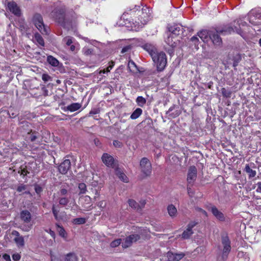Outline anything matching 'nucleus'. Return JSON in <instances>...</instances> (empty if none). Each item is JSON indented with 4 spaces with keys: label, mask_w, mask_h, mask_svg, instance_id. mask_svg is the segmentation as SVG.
<instances>
[{
    "label": "nucleus",
    "mask_w": 261,
    "mask_h": 261,
    "mask_svg": "<svg viewBox=\"0 0 261 261\" xmlns=\"http://www.w3.org/2000/svg\"><path fill=\"white\" fill-rule=\"evenodd\" d=\"M212 31H208L207 30H203L198 33V36L204 42H207L210 38V33Z\"/></svg>",
    "instance_id": "6ab92c4d"
},
{
    "label": "nucleus",
    "mask_w": 261,
    "mask_h": 261,
    "mask_svg": "<svg viewBox=\"0 0 261 261\" xmlns=\"http://www.w3.org/2000/svg\"><path fill=\"white\" fill-rule=\"evenodd\" d=\"M69 49L73 53H76L79 49V44L77 42L74 43L73 44L70 45Z\"/></svg>",
    "instance_id": "72a5a7b5"
},
{
    "label": "nucleus",
    "mask_w": 261,
    "mask_h": 261,
    "mask_svg": "<svg viewBox=\"0 0 261 261\" xmlns=\"http://www.w3.org/2000/svg\"><path fill=\"white\" fill-rule=\"evenodd\" d=\"M128 203L129 206L132 208L136 210L137 211L141 210V207L138 203H137L133 199H129L128 200Z\"/></svg>",
    "instance_id": "c756f323"
},
{
    "label": "nucleus",
    "mask_w": 261,
    "mask_h": 261,
    "mask_svg": "<svg viewBox=\"0 0 261 261\" xmlns=\"http://www.w3.org/2000/svg\"><path fill=\"white\" fill-rule=\"evenodd\" d=\"M57 229L60 235L64 237L65 235V230L64 228L61 226L59 224H57Z\"/></svg>",
    "instance_id": "58836bf2"
},
{
    "label": "nucleus",
    "mask_w": 261,
    "mask_h": 261,
    "mask_svg": "<svg viewBox=\"0 0 261 261\" xmlns=\"http://www.w3.org/2000/svg\"><path fill=\"white\" fill-rule=\"evenodd\" d=\"M151 57L153 62L156 64L158 70L159 71L163 70L167 64L166 54L162 51L160 53L156 51L152 55Z\"/></svg>",
    "instance_id": "f03ea898"
},
{
    "label": "nucleus",
    "mask_w": 261,
    "mask_h": 261,
    "mask_svg": "<svg viewBox=\"0 0 261 261\" xmlns=\"http://www.w3.org/2000/svg\"><path fill=\"white\" fill-rule=\"evenodd\" d=\"M222 244L223 245L222 253L221 256L218 258V260L226 261L231 250L230 242L227 237L222 238Z\"/></svg>",
    "instance_id": "7ed1b4c3"
},
{
    "label": "nucleus",
    "mask_w": 261,
    "mask_h": 261,
    "mask_svg": "<svg viewBox=\"0 0 261 261\" xmlns=\"http://www.w3.org/2000/svg\"><path fill=\"white\" fill-rule=\"evenodd\" d=\"M81 107V105L79 103H73L66 108V110L70 111V112H74L79 110Z\"/></svg>",
    "instance_id": "cd10ccee"
},
{
    "label": "nucleus",
    "mask_w": 261,
    "mask_h": 261,
    "mask_svg": "<svg viewBox=\"0 0 261 261\" xmlns=\"http://www.w3.org/2000/svg\"><path fill=\"white\" fill-rule=\"evenodd\" d=\"M123 173L120 170L117 169L116 170V174L119 177V176H121V174H123Z\"/></svg>",
    "instance_id": "680f3d73"
},
{
    "label": "nucleus",
    "mask_w": 261,
    "mask_h": 261,
    "mask_svg": "<svg viewBox=\"0 0 261 261\" xmlns=\"http://www.w3.org/2000/svg\"><path fill=\"white\" fill-rule=\"evenodd\" d=\"M54 13V17L59 23H63L65 20L64 8L57 9Z\"/></svg>",
    "instance_id": "ddd939ff"
},
{
    "label": "nucleus",
    "mask_w": 261,
    "mask_h": 261,
    "mask_svg": "<svg viewBox=\"0 0 261 261\" xmlns=\"http://www.w3.org/2000/svg\"><path fill=\"white\" fill-rule=\"evenodd\" d=\"M80 201L86 211H89L91 210V198L89 196H82L80 198Z\"/></svg>",
    "instance_id": "f8f14e48"
},
{
    "label": "nucleus",
    "mask_w": 261,
    "mask_h": 261,
    "mask_svg": "<svg viewBox=\"0 0 261 261\" xmlns=\"http://www.w3.org/2000/svg\"><path fill=\"white\" fill-rule=\"evenodd\" d=\"M257 188L256 189V192L257 193H261V181L257 182Z\"/></svg>",
    "instance_id": "6e6d98bb"
},
{
    "label": "nucleus",
    "mask_w": 261,
    "mask_h": 261,
    "mask_svg": "<svg viewBox=\"0 0 261 261\" xmlns=\"http://www.w3.org/2000/svg\"><path fill=\"white\" fill-rule=\"evenodd\" d=\"M221 92L222 95L225 97H230L231 96V92L227 90L224 88H222Z\"/></svg>",
    "instance_id": "e433bc0d"
},
{
    "label": "nucleus",
    "mask_w": 261,
    "mask_h": 261,
    "mask_svg": "<svg viewBox=\"0 0 261 261\" xmlns=\"http://www.w3.org/2000/svg\"><path fill=\"white\" fill-rule=\"evenodd\" d=\"M149 10L147 8H143L141 11H138L137 14H139V17L138 20L140 22H138L140 26L146 24L150 19V15L148 14Z\"/></svg>",
    "instance_id": "423d86ee"
},
{
    "label": "nucleus",
    "mask_w": 261,
    "mask_h": 261,
    "mask_svg": "<svg viewBox=\"0 0 261 261\" xmlns=\"http://www.w3.org/2000/svg\"><path fill=\"white\" fill-rule=\"evenodd\" d=\"M95 196L94 197V198L96 199V197L99 196V193L97 190H95Z\"/></svg>",
    "instance_id": "338daca9"
},
{
    "label": "nucleus",
    "mask_w": 261,
    "mask_h": 261,
    "mask_svg": "<svg viewBox=\"0 0 261 261\" xmlns=\"http://www.w3.org/2000/svg\"><path fill=\"white\" fill-rule=\"evenodd\" d=\"M145 204H146V201L145 200H142L140 201V204H139L141 207V209L144 206Z\"/></svg>",
    "instance_id": "bf43d9fd"
},
{
    "label": "nucleus",
    "mask_w": 261,
    "mask_h": 261,
    "mask_svg": "<svg viewBox=\"0 0 261 261\" xmlns=\"http://www.w3.org/2000/svg\"><path fill=\"white\" fill-rule=\"evenodd\" d=\"M187 190H188V193L189 196H192L193 193L192 192L191 188L190 187H188Z\"/></svg>",
    "instance_id": "e2e57ef3"
},
{
    "label": "nucleus",
    "mask_w": 261,
    "mask_h": 261,
    "mask_svg": "<svg viewBox=\"0 0 261 261\" xmlns=\"http://www.w3.org/2000/svg\"><path fill=\"white\" fill-rule=\"evenodd\" d=\"M12 235L14 237L13 241L16 243L18 247H22L24 245V240L22 236H20L19 233L16 230L12 232Z\"/></svg>",
    "instance_id": "1a4fd4ad"
},
{
    "label": "nucleus",
    "mask_w": 261,
    "mask_h": 261,
    "mask_svg": "<svg viewBox=\"0 0 261 261\" xmlns=\"http://www.w3.org/2000/svg\"><path fill=\"white\" fill-rule=\"evenodd\" d=\"M141 171L146 176H149L151 173L152 166L150 162L147 158H143L140 162Z\"/></svg>",
    "instance_id": "39448f33"
},
{
    "label": "nucleus",
    "mask_w": 261,
    "mask_h": 261,
    "mask_svg": "<svg viewBox=\"0 0 261 261\" xmlns=\"http://www.w3.org/2000/svg\"><path fill=\"white\" fill-rule=\"evenodd\" d=\"M185 256V254L182 252L175 253L169 251L167 253V256L169 261H179Z\"/></svg>",
    "instance_id": "4468645a"
},
{
    "label": "nucleus",
    "mask_w": 261,
    "mask_h": 261,
    "mask_svg": "<svg viewBox=\"0 0 261 261\" xmlns=\"http://www.w3.org/2000/svg\"><path fill=\"white\" fill-rule=\"evenodd\" d=\"M47 61L50 65L55 67L58 66L59 64V61L51 56L47 57Z\"/></svg>",
    "instance_id": "bb28decb"
},
{
    "label": "nucleus",
    "mask_w": 261,
    "mask_h": 261,
    "mask_svg": "<svg viewBox=\"0 0 261 261\" xmlns=\"http://www.w3.org/2000/svg\"><path fill=\"white\" fill-rule=\"evenodd\" d=\"M114 65V63L113 62H111V63H110V64L109 65V66L107 67V72H110V71L112 69V68L113 67Z\"/></svg>",
    "instance_id": "5fc2aeb1"
},
{
    "label": "nucleus",
    "mask_w": 261,
    "mask_h": 261,
    "mask_svg": "<svg viewBox=\"0 0 261 261\" xmlns=\"http://www.w3.org/2000/svg\"><path fill=\"white\" fill-rule=\"evenodd\" d=\"M103 163L108 167H111L114 164V159L112 156L108 153L103 154L101 157Z\"/></svg>",
    "instance_id": "dca6fc26"
},
{
    "label": "nucleus",
    "mask_w": 261,
    "mask_h": 261,
    "mask_svg": "<svg viewBox=\"0 0 261 261\" xmlns=\"http://www.w3.org/2000/svg\"><path fill=\"white\" fill-rule=\"evenodd\" d=\"M35 189L36 192L38 194L40 193L42 191L41 188L37 185L35 186Z\"/></svg>",
    "instance_id": "4d7b16f0"
},
{
    "label": "nucleus",
    "mask_w": 261,
    "mask_h": 261,
    "mask_svg": "<svg viewBox=\"0 0 261 261\" xmlns=\"http://www.w3.org/2000/svg\"><path fill=\"white\" fill-rule=\"evenodd\" d=\"M121 239H116V240L112 241L111 243L110 246H111V247H112L113 248L116 247L118 246L121 244Z\"/></svg>",
    "instance_id": "c9c22d12"
},
{
    "label": "nucleus",
    "mask_w": 261,
    "mask_h": 261,
    "mask_svg": "<svg viewBox=\"0 0 261 261\" xmlns=\"http://www.w3.org/2000/svg\"><path fill=\"white\" fill-rule=\"evenodd\" d=\"M237 23L239 27V28L236 26L234 28L230 26H225L221 30H218L216 32L212 31V32H211L210 38L213 42V44L216 46H220L221 44L222 40L219 36V34H220L226 35L236 32L238 34L242 36L241 27H245L246 23L245 22H243L241 20H238Z\"/></svg>",
    "instance_id": "f257e3e1"
},
{
    "label": "nucleus",
    "mask_w": 261,
    "mask_h": 261,
    "mask_svg": "<svg viewBox=\"0 0 261 261\" xmlns=\"http://www.w3.org/2000/svg\"><path fill=\"white\" fill-rule=\"evenodd\" d=\"M76 25L77 21L75 16H72L71 19L68 18L67 21H66V28H68V30L71 29L73 32H75Z\"/></svg>",
    "instance_id": "f3484780"
},
{
    "label": "nucleus",
    "mask_w": 261,
    "mask_h": 261,
    "mask_svg": "<svg viewBox=\"0 0 261 261\" xmlns=\"http://www.w3.org/2000/svg\"><path fill=\"white\" fill-rule=\"evenodd\" d=\"M27 186L24 185H20L17 188V191L18 192H21L26 190Z\"/></svg>",
    "instance_id": "a18cd8bd"
},
{
    "label": "nucleus",
    "mask_w": 261,
    "mask_h": 261,
    "mask_svg": "<svg viewBox=\"0 0 261 261\" xmlns=\"http://www.w3.org/2000/svg\"><path fill=\"white\" fill-rule=\"evenodd\" d=\"M97 206L100 208H103L106 207V202L105 201H100L98 203Z\"/></svg>",
    "instance_id": "8fccbe9b"
},
{
    "label": "nucleus",
    "mask_w": 261,
    "mask_h": 261,
    "mask_svg": "<svg viewBox=\"0 0 261 261\" xmlns=\"http://www.w3.org/2000/svg\"><path fill=\"white\" fill-rule=\"evenodd\" d=\"M167 211L169 215L171 217H175L177 214V211L175 206L173 204H170L167 207Z\"/></svg>",
    "instance_id": "4be33fe9"
},
{
    "label": "nucleus",
    "mask_w": 261,
    "mask_h": 261,
    "mask_svg": "<svg viewBox=\"0 0 261 261\" xmlns=\"http://www.w3.org/2000/svg\"><path fill=\"white\" fill-rule=\"evenodd\" d=\"M143 48L144 49H145L146 51H147L149 53V54H150V55L151 57H152V55L153 53H155L157 51L156 49L154 47V46H153V45L149 44H145L143 46Z\"/></svg>",
    "instance_id": "393cba45"
},
{
    "label": "nucleus",
    "mask_w": 261,
    "mask_h": 261,
    "mask_svg": "<svg viewBox=\"0 0 261 261\" xmlns=\"http://www.w3.org/2000/svg\"><path fill=\"white\" fill-rule=\"evenodd\" d=\"M47 232H48L50 235L54 238H55V232L52 231L51 230L49 229V230H46Z\"/></svg>",
    "instance_id": "052dcab7"
},
{
    "label": "nucleus",
    "mask_w": 261,
    "mask_h": 261,
    "mask_svg": "<svg viewBox=\"0 0 261 261\" xmlns=\"http://www.w3.org/2000/svg\"><path fill=\"white\" fill-rule=\"evenodd\" d=\"M176 41L177 40L173 34L167 33V37L165 39V42L169 46L172 47L175 46Z\"/></svg>",
    "instance_id": "aec40b11"
},
{
    "label": "nucleus",
    "mask_w": 261,
    "mask_h": 261,
    "mask_svg": "<svg viewBox=\"0 0 261 261\" xmlns=\"http://www.w3.org/2000/svg\"><path fill=\"white\" fill-rule=\"evenodd\" d=\"M66 165H69V166H70L71 165V162H70V159H66Z\"/></svg>",
    "instance_id": "774afa93"
},
{
    "label": "nucleus",
    "mask_w": 261,
    "mask_h": 261,
    "mask_svg": "<svg viewBox=\"0 0 261 261\" xmlns=\"http://www.w3.org/2000/svg\"><path fill=\"white\" fill-rule=\"evenodd\" d=\"M8 9L16 16H20L21 14V11L19 7L14 2H9L7 3Z\"/></svg>",
    "instance_id": "9b49d317"
},
{
    "label": "nucleus",
    "mask_w": 261,
    "mask_h": 261,
    "mask_svg": "<svg viewBox=\"0 0 261 261\" xmlns=\"http://www.w3.org/2000/svg\"><path fill=\"white\" fill-rule=\"evenodd\" d=\"M142 113V110L140 108H137L132 114L130 118L132 119H136L138 118Z\"/></svg>",
    "instance_id": "c85d7f7f"
},
{
    "label": "nucleus",
    "mask_w": 261,
    "mask_h": 261,
    "mask_svg": "<svg viewBox=\"0 0 261 261\" xmlns=\"http://www.w3.org/2000/svg\"><path fill=\"white\" fill-rule=\"evenodd\" d=\"M53 213L54 216L57 220H60L62 219V210L60 208H59L58 207L54 206L53 208Z\"/></svg>",
    "instance_id": "b1692460"
},
{
    "label": "nucleus",
    "mask_w": 261,
    "mask_h": 261,
    "mask_svg": "<svg viewBox=\"0 0 261 261\" xmlns=\"http://www.w3.org/2000/svg\"><path fill=\"white\" fill-rule=\"evenodd\" d=\"M33 22L37 29L43 34H47L48 33L46 27L45 26L43 21V18L39 14H36L34 15L32 19Z\"/></svg>",
    "instance_id": "20e7f679"
},
{
    "label": "nucleus",
    "mask_w": 261,
    "mask_h": 261,
    "mask_svg": "<svg viewBox=\"0 0 261 261\" xmlns=\"http://www.w3.org/2000/svg\"><path fill=\"white\" fill-rule=\"evenodd\" d=\"M32 225H28V226H25V225H24L22 226V229L23 230V231H28L30 230V229L32 227Z\"/></svg>",
    "instance_id": "3c124183"
},
{
    "label": "nucleus",
    "mask_w": 261,
    "mask_h": 261,
    "mask_svg": "<svg viewBox=\"0 0 261 261\" xmlns=\"http://www.w3.org/2000/svg\"><path fill=\"white\" fill-rule=\"evenodd\" d=\"M77 255L74 253H69L66 254V261H77Z\"/></svg>",
    "instance_id": "7c9ffc66"
},
{
    "label": "nucleus",
    "mask_w": 261,
    "mask_h": 261,
    "mask_svg": "<svg viewBox=\"0 0 261 261\" xmlns=\"http://www.w3.org/2000/svg\"><path fill=\"white\" fill-rule=\"evenodd\" d=\"M20 218L24 222L28 223L31 220V213L27 210L22 211L20 213Z\"/></svg>",
    "instance_id": "412c9836"
},
{
    "label": "nucleus",
    "mask_w": 261,
    "mask_h": 261,
    "mask_svg": "<svg viewBox=\"0 0 261 261\" xmlns=\"http://www.w3.org/2000/svg\"><path fill=\"white\" fill-rule=\"evenodd\" d=\"M198 211L201 214L203 215L204 216H207V212L204 211V210L201 208H198Z\"/></svg>",
    "instance_id": "603ef678"
},
{
    "label": "nucleus",
    "mask_w": 261,
    "mask_h": 261,
    "mask_svg": "<svg viewBox=\"0 0 261 261\" xmlns=\"http://www.w3.org/2000/svg\"><path fill=\"white\" fill-rule=\"evenodd\" d=\"M80 194H85L87 191L86 185L84 183H80L79 185Z\"/></svg>",
    "instance_id": "f704fd0d"
},
{
    "label": "nucleus",
    "mask_w": 261,
    "mask_h": 261,
    "mask_svg": "<svg viewBox=\"0 0 261 261\" xmlns=\"http://www.w3.org/2000/svg\"><path fill=\"white\" fill-rule=\"evenodd\" d=\"M241 56L239 54H237L233 56L232 60L233 66L234 67H236L238 66L239 63L241 61Z\"/></svg>",
    "instance_id": "473e14b6"
},
{
    "label": "nucleus",
    "mask_w": 261,
    "mask_h": 261,
    "mask_svg": "<svg viewBox=\"0 0 261 261\" xmlns=\"http://www.w3.org/2000/svg\"><path fill=\"white\" fill-rule=\"evenodd\" d=\"M245 171L248 174L249 178H252L255 176L256 172L255 170L251 169L249 164H246L244 169Z\"/></svg>",
    "instance_id": "5701e85b"
},
{
    "label": "nucleus",
    "mask_w": 261,
    "mask_h": 261,
    "mask_svg": "<svg viewBox=\"0 0 261 261\" xmlns=\"http://www.w3.org/2000/svg\"><path fill=\"white\" fill-rule=\"evenodd\" d=\"M59 170L62 174H64L65 173V166L64 163L61 164V165L59 166Z\"/></svg>",
    "instance_id": "37998d69"
},
{
    "label": "nucleus",
    "mask_w": 261,
    "mask_h": 261,
    "mask_svg": "<svg viewBox=\"0 0 261 261\" xmlns=\"http://www.w3.org/2000/svg\"><path fill=\"white\" fill-rule=\"evenodd\" d=\"M132 46L130 45H127L122 48L121 53L124 54L130 50Z\"/></svg>",
    "instance_id": "79ce46f5"
},
{
    "label": "nucleus",
    "mask_w": 261,
    "mask_h": 261,
    "mask_svg": "<svg viewBox=\"0 0 261 261\" xmlns=\"http://www.w3.org/2000/svg\"><path fill=\"white\" fill-rule=\"evenodd\" d=\"M20 174L21 175H23V176L26 175L27 174V171L23 169L21 170Z\"/></svg>",
    "instance_id": "69168bd1"
},
{
    "label": "nucleus",
    "mask_w": 261,
    "mask_h": 261,
    "mask_svg": "<svg viewBox=\"0 0 261 261\" xmlns=\"http://www.w3.org/2000/svg\"><path fill=\"white\" fill-rule=\"evenodd\" d=\"M182 28L181 26L178 24H174L169 28V34H172L173 35H178L179 34L180 32L181 31Z\"/></svg>",
    "instance_id": "a211bd4d"
},
{
    "label": "nucleus",
    "mask_w": 261,
    "mask_h": 261,
    "mask_svg": "<svg viewBox=\"0 0 261 261\" xmlns=\"http://www.w3.org/2000/svg\"><path fill=\"white\" fill-rule=\"evenodd\" d=\"M3 258L6 260V261H11L10 256L9 255L7 254H4L3 255Z\"/></svg>",
    "instance_id": "864d4df0"
},
{
    "label": "nucleus",
    "mask_w": 261,
    "mask_h": 261,
    "mask_svg": "<svg viewBox=\"0 0 261 261\" xmlns=\"http://www.w3.org/2000/svg\"><path fill=\"white\" fill-rule=\"evenodd\" d=\"M12 258L15 261H18L20 259V255L19 253H15L13 254Z\"/></svg>",
    "instance_id": "09e8293b"
},
{
    "label": "nucleus",
    "mask_w": 261,
    "mask_h": 261,
    "mask_svg": "<svg viewBox=\"0 0 261 261\" xmlns=\"http://www.w3.org/2000/svg\"><path fill=\"white\" fill-rule=\"evenodd\" d=\"M113 145L115 147H118V148H121V147H122V146L123 145L122 142H121L119 141H117V140L114 141Z\"/></svg>",
    "instance_id": "49530a36"
},
{
    "label": "nucleus",
    "mask_w": 261,
    "mask_h": 261,
    "mask_svg": "<svg viewBox=\"0 0 261 261\" xmlns=\"http://www.w3.org/2000/svg\"><path fill=\"white\" fill-rule=\"evenodd\" d=\"M73 42L71 38H68L66 41V45H71Z\"/></svg>",
    "instance_id": "13d9d810"
},
{
    "label": "nucleus",
    "mask_w": 261,
    "mask_h": 261,
    "mask_svg": "<svg viewBox=\"0 0 261 261\" xmlns=\"http://www.w3.org/2000/svg\"><path fill=\"white\" fill-rule=\"evenodd\" d=\"M191 40L193 42H196L198 40V39L196 36H193L191 38Z\"/></svg>",
    "instance_id": "0e129e2a"
},
{
    "label": "nucleus",
    "mask_w": 261,
    "mask_h": 261,
    "mask_svg": "<svg viewBox=\"0 0 261 261\" xmlns=\"http://www.w3.org/2000/svg\"><path fill=\"white\" fill-rule=\"evenodd\" d=\"M33 40L35 42L38 43V44L42 46H43L44 45L43 39L42 38L41 36L38 33H36L35 34Z\"/></svg>",
    "instance_id": "a878e982"
},
{
    "label": "nucleus",
    "mask_w": 261,
    "mask_h": 261,
    "mask_svg": "<svg viewBox=\"0 0 261 261\" xmlns=\"http://www.w3.org/2000/svg\"><path fill=\"white\" fill-rule=\"evenodd\" d=\"M128 67L130 70H133L134 71L135 70L134 68L136 69L137 66L134 61L130 60L128 63Z\"/></svg>",
    "instance_id": "ea45409f"
},
{
    "label": "nucleus",
    "mask_w": 261,
    "mask_h": 261,
    "mask_svg": "<svg viewBox=\"0 0 261 261\" xmlns=\"http://www.w3.org/2000/svg\"><path fill=\"white\" fill-rule=\"evenodd\" d=\"M136 102L139 106L142 107L146 103V100L142 96H138L136 99Z\"/></svg>",
    "instance_id": "2f4dec72"
},
{
    "label": "nucleus",
    "mask_w": 261,
    "mask_h": 261,
    "mask_svg": "<svg viewBox=\"0 0 261 261\" xmlns=\"http://www.w3.org/2000/svg\"><path fill=\"white\" fill-rule=\"evenodd\" d=\"M42 79L44 82H47L51 81V77L47 74H43L42 75Z\"/></svg>",
    "instance_id": "a19ab883"
},
{
    "label": "nucleus",
    "mask_w": 261,
    "mask_h": 261,
    "mask_svg": "<svg viewBox=\"0 0 261 261\" xmlns=\"http://www.w3.org/2000/svg\"><path fill=\"white\" fill-rule=\"evenodd\" d=\"M83 50L84 54L86 55H89L91 54L93 51V50L92 49L88 48L86 47L83 48Z\"/></svg>",
    "instance_id": "c03bdc74"
},
{
    "label": "nucleus",
    "mask_w": 261,
    "mask_h": 261,
    "mask_svg": "<svg viewBox=\"0 0 261 261\" xmlns=\"http://www.w3.org/2000/svg\"><path fill=\"white\" fill-rule=\"evenodd\" d=\"M197 177V169L195 166H191L188 170L187 175V182L189 185H192Z\"/></svg>",
    "instance_id": "6e6552de"
},
{
    "label": "nucleus",
    "mask_w": 261,
    "mask_h": 261,
    "mask_svg": "<svg viewBox=\"0 0 261 261\" xmlns=\"http://www.w3.org/2000/svg\"><path fill=\"white\" fill-rule=\"evenodd\" d=\"M119 178L123 181L125 182H128V178L127 176L125 175V174L123 173V174H121V176H119Z\"/></svg>",
    "instance_id": "de8ad7c7"
},
{
    "label": "nucleus",
    "mask_w": 261,
    "mask_h": 261,
    "mask_svg": "<svg viewBox=\"0 0 261 261\" xmlns=\"http://www.w3.org/2000/svg\"><path fill=\"white\" fill-rule=\"evenodd\" d=\"M196 225L195 222L190 223L187 226V228L182 233V238L187 239L193 234L192 228Z\"/></svg>",
    "instance_id": "2eb2a0df"
},
{
    "label": "nucleus",
    "mask_w": 261,
    "mask_h": 261,
    "mask_svg": "<svg viewBox=\"0 0 261 261\" xmlns=\"http://www.w3.org/2000/svg\"><path fill=\"white\" fill-rule=\"evenodd\" d=\"M140 238V236L137 234L130 235L125 238L124 242L122 243V246L125 248H127L130 246L133 243L139 240Z\"/></svg>",
    "instance_id": "0eeeda50"
},
{
    "label": "nucleus",
    "mask_w": 261,
    "mask_h": 261,
    "mask_svg": "<svg viewBox=\"0 0 261 261\" xmlns=\"http://www.w3.org/2000/svg\"><path fill=\"white\" fill-rule=\"evenodd\" d=\"M208 210L210 211L214 216L220 221H224L225 220V217L222 212L219 211L216 206L212 205L208 207Z\"/></svg>",
    "instance_id": "9d476101"
},
{
    "label": "nucleus",
    "mask_w": 261,
    "mask_h": 261,
    "mask_svg": "<svg viewBox=\"0 0 261 261\" xmlns=\"http://www.w3.org/2000/svg\"><path fill=\"white\" fill-rule=\"evenodd\" d=\"M73 222L76 224H82L86 222V219L83 218H79L74 219Z\"/></svg>",
    "instance_id": "4c0bfd02"
}]
</instances>
